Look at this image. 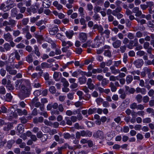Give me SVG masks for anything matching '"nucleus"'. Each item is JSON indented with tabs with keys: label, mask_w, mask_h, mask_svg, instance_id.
I'll use <instances>...</instances> for the list:
<instances>
[{
	"label": "nucleus",
	"mask_w": 154,
	"mask_h": 154,
	"mask_svg": "<svg viewBox=\"0 0 154 154\" xmlns=\"http://www.w3.org/2000/svg\"><path fill=\"white\" fill-rule=\"evenodd\" d=\"M21 92L18 94V96L21 100H23L26 98L29 97L30 94L31 89L23 85H21Z\"/></svg>",
	"instance_id": "f257e3e1"
},
{
	"label": "nucleus",
	"mask_w": 154,
	"mask_h": 154,
	"mask_svg": "<svg viewBox=\"0 0 154 154\" xmlns=\"http://www.w3.org/2000/svg\"><path fill=\"white\" fill-rule=\"evenodd\" d=\"M111 40L113 41L112 45L115 48H117L120 46L122 42L120 40L117 39L116 37H113L111 38Z\"/></svg>",
	"instance_id": "f03ea898"
},
{
	"label": "nucleus",
	"mask_w": 154,
	"mask_h": 154,
	"mask_svg": "<svg viewBox=\"0 0 154 154\" xmlns=\"http://www.w3.org/2000/svg\"><path fill=\"white\" fill-rule=\"evenodd\" d=\"M38 99L37 98H35L32 100V103L36 107H39L40 110L42 111L44 110V105L41 104L39 102H38Z\"/></svg>",
	"instance_id": "7ed1b4c3"
},
{
	"label": "nucleus",
	"mask_w": 154,
	"mask_h": 154,
	"mask_svg": "<svg viewBox=\"0 0 154 154\" xmlns=\"http://www.w3.org/2000/svg\"><path fill=\"white\" fill-rule=\"evenodd\" d=\"M143 63L144 62L142 59H138L133 62V64L138 68L141 67Z\"/></svg>",
	"instance_id": "20e7f679"
},
{
	"label": "nucleus",
	"mask_w": 154,
	"mask_h": 154,
	"mask_svg": "<svg viewBox=\"0 0 154 154\" xmlns=\"http://www.w3.org/2000/svg\"><path fill=\"white\" fill-rule=\"evenodd\" d=\"M93 136L95 138H99L100 139H102L104 137L103 133L100 130H98L96 132L94 133L93 134Z\"/></svg>",
	"instance_id": "39448f33"
},
{
	"label": "nucleus",
	"mask_w": 154,
	"mask_h": 154,
	"mask_svg": "<svg viewBox=\"0 0 154 154\" xmlns=\"http://www.w3.org/2000/svg\"><path fill=\"white\" fill-rule=\"evenodd\" d=\"M59 31L58 26L54 25L52 28L49 29V34L51 35H54Z\"/></svg>",
	"instance_id": "423d86ee"
},
{
	"label": "nucleus",
	"mask_w": 154,
	"mask_h": 154,
	"mask_svg": "<svg viewBox=\"0 0 154 154\" xmlns=\"http://www.w3.org/2000/svg\"><path fill=\"white\" fill-rule=\"evenodd\" d=\"M100 40L99 38V36H97L94 40V43L91 45L92 48L98 47L100 46Z\"/></svg>",
	"instance_id": "0eeeda50"
},
{
	"label": "nucleus",
	"mask_w": 154,
	"mask_h": 154,
	"mask_svg": "<svg viewBox=\"0 0 154 154\" xmlns=\"http://www.w3.org/2000/svg\"><path fill=\"white\" fill-rule=\"evenodd\" d=\"M62 75L61 73L60 72H55L53 74V78L55 81L58 82L60 80Z\"/></svg>",
	"instance_id": "6e6552de"
},
{
	"label": "nucleus",
	"mask_w": 154,
	"mask_h": 154,
	"mask_svg": "<svg viewBox=\"0 0 154 154\" xmlns=\"http://www.w3.org/2000/svg\"><path fill=\"white\" fill-rule=\"evenodd\" d=\"M146 3L147 5V8H149V12L150 14H152V9L154 7V2L152 1H149L146 2Z\"/></svg>",
	"instance_id": "1a4fd4ad"
},
{
	"label": "nucleus",
	"mask_w": 154,
	"mask_h": 154,
	"mask_svg": "<svg viewBox=\"0 0 154 154\" xmlns=\"http://www.w3.org/2000/svg\"><path fill=\"white\" fill-rule=\"evenodd\" d=\"M26 11L29 13V14H31V12L33 13H36L37 11V10L35 8L34 5H32L30 7L27 8Z\"/></svg>",
	"instance_id": "9d476101"
},
{
	"label": "nucleus",
	"mask_w": 154,
	"mask_h": 154,
	"mask_svg": "<svg viewBox=\"0 0 154 154\" xmlns=\"http://www.w3.org/2000/svg\"><path fill=\"white\" fill-rule=\"evenodd\" d=\"M4 22L6 23V24H8L9 25L11 26V27H14L16 25L17 23V21L14 20L10 19H9L8 21H4Z\"/></svg>",
	"instance_id": "9b49d317"
},
{
	"label": "nucleus",
	"mask_w": 154,
	"mask_h": 154,
	"mask_svg": "<svg viewBox=\"0 0 154 154\" xmlns=\"http://www.w3.org/2000/svg\"><path fill=\"white\" fill-rule=\"evenodd\" d=\"M3 130L5 131H9L12 129L13 127V124L11 123H6L5 124Z\"/></svg>",
	"instance_id": "f8f14e48"
},
{
	"label": "nucleus",
	"mask_w": 154,
	"mask_h": 154,
	"mask_svg": "<svg viewBox=\"0 0 154 154\" xmlns=\"http://www.w3.org/2000/svg\"><path fill=\"white\" fill-rule=\"evenodd\" d=\"M82 136L90 137L92 135V132L89 130L81 131Z\"/></svg>",
	"instance_id": "ddd939ff"
},
{
	"label": "nucleus",
	"mask_w": 154,
	"mask_h": 154,
	"mask_svg": "<svg viewBox=\"0 0 154 154\" xmlns=\"http://www.w3.org/2000/svg\"><path fill=\"white\" fill-rule=\"evenodd\" d=\"M79 39L82 42H85L87 39V34L85 33L81 32L79 34Z\"/></svg>",
	"instance_id": "4468645a"
},
{
	"label": "nucleus",
	"mask_w": 154,
	"mask_h": 154,
	"mask_svg": "<svg viewBox=\"0 0 154 154\" xmlns=\"http://www.w3.org/2000/svg\"><path fill=\"white\" fill-rule=\"evenodd\" d=\"M137 93H140L143 95L145 94L147 92L146 89L144 88H140L137 87L135 90Z\"/></svg>",
	"instance_id": "2eb2a0df"
},
{
	"label": "nucleus",
	"mask_w": 154,
	"mask_h": 154,
	"mask_svg": "<svg viewBox=\"0 0 154 154\" xmlns=\"http://www.w3.org/2000/svg\"><path fill=\"white\" fill-rule=\"evenodd\" d=\"M132 12L135 13V16L137 17L140 16L142 14L141 11H140L139 8L137 7H136L133 8L132 9Z\"/></svg>",
	"instance_id": "dca6fc26"
},
{
	"label": "nucleus",
	"mask_w": 154,
	"mask_h": 154,
	"mask_svg": "<svg viewBox=\"0 0 154 154\" xmlns=\"http://www.w3.org/2000/svg\"><path fill=\"white\" fill-rule=\"evenodd\" d=\"M4 38L7 41L10 42L13 40V37L10 33L8 32L7 33H4Z\"/></svg>",
	"instance_id": "f3484780"
},
{
	"label": "nucleus",
	"mask_w": 154,
	"mask_h": 154,
	"mask_svg": "<svg viewBox=\"0 0 154 154\" xmlns=\"http://www.w3.org/2000/svg\"><path fill=\"white\" fill-rule=\"evenodd\" d=\"M62 42V45L64 47H68V48L71 47L72 46V43L70 41H68L66 42L63 39H60Z\"/></svg>",
	"instance_id": "a211bd4d"
},
{
	"label": "nucleus",
	"mask_w": 154,
	"mask_h": 154,
	"mask_svg": "<svg viewBox=\"0 0 154 154\" xmlns=\"http://www.w3.org/2000/svg\"><path fill=\"white\" fill-rule=\"evenodd\" d=\"M83 73H84L83 71L79 69L72 72V75L73 77L77 78L78 75L79 74H81L82 75H84Z\"/></svg>",
	"instance_id": "6ab92c4d"
},
{
	"label": "nucleus",
	"mask_w": 154,
	"mask_h": 154,
	"mask_svg": "<svg viewBox=\"0 0 154 154\" xmlns=\"http://www.w3.org/2000/svg\"><path fill=\"white\" fill-rule=\"evenodd\" d=\"M51 5V3L49 0H44L42 2V6L46 8H49Z\"/></svg>",
	"instance_id": "aec40b11"
},
{
	"label": "nucleus",
	"mask_w": 154,
	"mask_h": 154,
	"mask_svg": "<svg viewBox=\"0 0 154 154\" xmlns=\"http://www.w3.org/2000/svg\"><path fill=\"white\" fill-rule=\"evenodd\" d=\"M6 3L7 5L6 7L8 9H10L16 6V4L14 3V2H13L11 0H9L7 1L6 2Z\"/></svg>",
	"instance_id": "412c9836"
},
{
	"label": "nucleus",
	"mask_w": 154,
	"mask_h": 154,
	"mask_svg": "<svg viewBox=\"0 0 154 154\" xmlns=\"http://www.w3.org/2000/svg\"><path fill=\"white\" fill-rule=\"evenodd\" d=\"M110 69L111 70L112 73L114 75H116L119 73V70L118 69H116L114 66H112L110 67Z\"/></svg>",
	"instance_id": "4be33fe9"
},
{
	"label": "nucleus",
	"mask_w": 154,
	"mask_h": 154,
	"mask_svg": "<svg viewBox=\"0 0 154 154\" xmlns=\"http://www.w3.org/2000/svg\"><path fill=\"white\" fill-rule=\"evenodd\" d=\"M119 93L120 94L119 97L122 99H124L126 96V94L124 90L122 89H120L118 91Z\"/></svg>",
	"instance_id": "5701e85b"
},
{
	"label": "nucleus",
	"mask_w": 154,
	"mask_h": 154,
	"mask_svg": "<svg viewBox=\"0 0 154 154\" xmlns=\"http://www.w3.org/2000/svg\"><path fill=\"white\" fill-rule=\"evenodd\" d=\"M125 91L126 92H128L129 94H134L135 91V90L134 88H130L128 86H125Z\"/></svg>",
	"instance_id": "b1692460"
},
{
	"label": "nucleus",
	"mask_w": 154,
	"mask_h": 154,
	"mask_svg": "<svg viewBox=\"0 0 154 154\" xmlns=\"http://www.w3.org/2000/svg\"><path fill=\"white\" fill-rule=\"evenodd\" d=\"M53 5L58 10H60L63 8V6L59 3L57 1H54L53 3Z\"/></svg>",
	"instance_id": "393cba45"
},
{
	"label": "nucleus",
	"mask_w": 154,
	"mask_h": 154,
	"mask_svg": "<svg viewBox=\"0 0 154 154\" xmlns=\"http://www.w3.org/2000/svg\"><path fill=\"white\" fill-rule=\"evenodd\" d=\"M24 127L22 124H19L17 128V131L18 132L21 134L22 133L24 130Z\"/></svg>",
	"instance_id": "a878e982"
},
{
	"label": "nucleus",
	"mask_w": 154,
	"mask_h": 154,
	"mask_svg": "<svg viewBox=\"0 0 154 154\" xmlns=\"http://www.w3.org/2000/svg\"><path fill=\"white\" fill-rule=\"evenodd\" d=\"M49 91L50 93L52 94H56V96H58L59 94H60V93L58 92L56 93V90L55 87L54 86H51L49 88Z\"/></svg>",
	"instance_id": "bb28decb"
},
{
	"label": "nucleus",
	"mask_w": 154,
	"mask_h": 154,
	"mask_svg": "<svg viewBox=\"0 0 154 154\" xmlns=\"http://www.w3.org/2000/svg\"><path fill=\"white\" fill-rule=\"evenodd\" d=\"M55 140L57 142H58L59 144H61L64 142V140L63 138H60L59 136L57 135H55L54 136Z\"/></svg>",
	"instance_id": "cd10ccee"
},
{
	"label": "nucleus",
	"mask_w": 154,
	"mask_h": 154,
	"mask_svg": "<svg viewBox=\"0 0 154 154\" xmlns=\"http://www.w3.org/2000/svg\"><path fill=\"white\" fill-rule=\"evenodd\" d=\"M61 82L63 83L64 87H68L69 85V83L66 79L64 77H61L60 80Z\"/></svg>",
	"instance_id": "c85d7f7f"
},
{
	"label": "nucleus",
	"mask_w": 154,
	"mask_h": 154,
	"mask_svg": "<svg viewBox=\"0 0 154 154\" xmlns=\"http://www.w3.org/2000/svg\"><path fill=\"white\" fill-rule=\"evenodd\" d=\"M26 61L29 63H32L33 60L32 56L31 54H28L25 58Z\"/></svg>",
	"instance_id": "c756f323"
},
{
	"label": "nucleus",
	"mask_w": 154,
	"mask_h": 154,
	"mask_svg": "<svg viewBox=\"0 0 154 154\" xmlns=\"http://www.w3.org/2000/svg\"><path fill=\"white\" fill-rule=\"evenodd\" d=\"M34 53L38 57H39L41 56V54L40 52L39 51L38 47L37 46L35 45L34 46Z\"/></svg>",
	"instance_id": "7c9ffc66"
},
{
	"label": "nucleus",
	"mask_w": 154,
	"mask_h": 154,
	"mask_svg": "<svg viewBox=\"0 0 154 154\" xmlns=\"http://www.w3.org/2000/svg\"><path fill=\"white\" fill-rule=\"evenodd\" d=\"M86 78L84 76L80 77L79 78V82L80 84H83L85 83L86 82Z\"/></svg>",
	"instance_id": "2f4dec72"
},
{
	"label": "nucleus",
	"mask_w": 154,
	"mask_h": 154,
	"mask_svg": "<svg viewBox=\"0 0 154 154\" xmlns=\"http://www.w3.org/2000/svg\"><path fill=\"white\" fill-rule=\"evenodd\" d=\"M109 87L110 88L112 92H115L117 90V88L113 83L110 82L109 84Z\"/></svg>",
	"instance_id": "473e14b6"
},
{
	"label": "nucleus",
	"mask_w": 154,
	"mask_h": 154,
	"mask_svg": "<svg viewBox=\"0 0 154 154\" xmlns=\"http://www.w3.org/2000/svg\"><path fill=\"white\" fill-rule=\"evenodd\" d=\"M143 70L146 74H148V77H149V75H150L152 70L151 69L147 67H145L143 68Z\"/></svg>",
	"instance_id": "72a5a7b5"
},
{
	"label": "nucleus",
	"mask_w": 154,
	"mask_h": 154,
	"mask_svg": "<svg viewBox=\"0 0 154 154\" xmlns=\"http://www.w3.org/2000/svg\"><path fill=\"white\" fill-rule=\"evenodd\" d=\"M6 23L4 22H3V26H5V30L6 32H12L13 31V29L11 28L10 26H8L9 25L8 24H6Z\"/></svg>",
	"instance_id": "f704fd0d"
},
{
	"label": "nucleus",
	"mask_w": 154,
	"mask_h": 154,
	"mask_svg": "<svg viewBox=\"0 0 154 154\" xmlns=\"http://www.w3.org/2000/svg\"><path fill=\"white\" fill-rule=\"evenodd\" d=\"M103 55L104 56L109 58L111 57L112 56L111 51L108 50H105L104 51Z\"/></svg>",
	"instance_id": "c9c22d12"
},
{
	"label": "nucleus",
	"mask_w": 154,
	"mask_h": 154,
	"mask_svg": "<svg viewBox=\"0 0 154 154\" xmlns=\"http://www.w3.org/2000/svg\"><path fill=\"white\" fill-rule=\"evenodd\" d=\"M37 81L38 80L36 79L32 83V86L34 88H38L41 87V84L38 82Z\"/></svg>",
	"instance_id": "e433bc0d"
},
{
	"label": "nucleus",
	"mask_w": 154,
	"mask_h": 154,
	"mask_svg": "<svg viewBox=\"0 0 154 154\" xmlns=\"http://www.w3.org/2000/svg\"><path fill=\"white\" fill-rule=\"evenodd\" d=\"M17 14V10L16 8H14L11 10V14L12 17H15Z\"/></svg>",
	"instance_id": "4c0bfd02"
},
{
	"label": "nucleus",
	"mask_w": 154,
	"mask_h": 154,
	"mask_svg": "<svg viewBox=\"0 0 154 154\" xmlns=\"http://www.w3.org/2000/svg\"><path fill=\"white\" fill-rule=\"evenodd\" d=\"M133 79V76L131 75H128L127 76L126 80L127 83L129 84L131 83Z\"/></svg>",
	"instance_id": "58836bf2"
},
{
	"label": "nucleus",
	"mask_w": 154,
	"mask_h": 154,
	"mask_svg": "<svg viewBox=\"0 0 154 154\" xmlns=\"http://www.w3.org/2000/svg\"><path fill=\"white\" fill-rule=\"evenodd\" d=\"M66 36L69 38H72L73 35V32L72 31H66Z\"/></svg>",
	"instance_id": "ea45409f"
},
{
	"label": "nucleus",
	"mask_w": 154,
	"mask_h": 154,
	"mask_svg": "<svg viewBox=\"0 0 154 154\" xmlns=\"http://www.w3.org/2000/svg\"><path fill=\"white\" fill-rule=\"evenodd\" d=\"M68 146V144L67 143H65L62 146L57 147V150H59L61 151L62 152L63 150L66 149L67 146Z\"/></svg>",
	"instance_id": "a19ab883"
},
{
	"label": "nucleus",
	"mask_w": 154,
	"mask_h": 154,
	"mask_svg": "<svg viewBox=\"0 0 154 154\" xmlns=\"http://www.w3.org/2000/svg\"><path fill=\"white\" fill-rule=\"evenodd\" d=\"M5 50L6 51H9L11 49L10 45L8 43H5L3 45Z\"/></svg>",
	"instance_id": "79ce46f5"
},
{
	"label": "nucleus",
	"mask_w": 154,
	"mask_h": 154,
	"mask_svg": "<svg viewBox=\"0 0 154 154\" xmlns=\"http://www.w3.org/2000/svg\"><path fill=\"white\" fill-rule=\"evenodd\" d=\"M135 99L138 103H141L142 100V96L140 94H137L135 97Z\"/></svg>",
	"instance_id": "37998d69"
},
{
	"label": "nucleus",
	"mask_w": 154,
	"mask_h": 154,
	"mask_svg": "<svg viewBox=\"0 0 154 154\" xmlns=\"http://www.w3.org/2000/svg\"><path fill=\"white\" fill-rule=\"evenodd\" d=\"M102 72V70L100 68H97V69H92V72L93 74H96V73H101Z\"/></svg>",
	"instance_id": "c03bdc74"
},
{
	"label": "nucleus",
	"mask_w": 154,
	"mask_h": 154,
	"mask_svg": "<svg viewBox=\"0 0 154 154\" xmlns=\"http://www.w3.org/2000/svg\"><path fill=\"white\" fill-rule=\"evenodd\" d=\"M10 81H8L6 87L8 90L12 91L14 89V88L12 84L10 83Z\"/></svg>",
	"instance_id": "a18cd8bd"
},
{
	"label": "nucleus",
	"mask_w": 154,
	"mask_h": 154,
	"mask_svg": "<svg viewBox=\"0 0 154 154\" xmlns=\"http://www.w3.org/2000/svg\"><path fill=\"white\" fill-rule=\"evenodd\" d=\"M14 142L13 140H9L7 143V147L10 149L12 147L13 144L14 143Z\"/></svg>",
	"instance_id": "49530a36"
},
{
	"label": "nucleus",
	"mask_w": 154,
	"mask_h": 154,
	"mask_svg": "<svg viewBox=\"0 0 154 154\" xmlns=\"http://www.w3.org/2000/svg\"><path fill=\"white\" fill-rule=\"evenodd\" d=\"M133 44L134 41L133 40H131L129 42L128 44L127 45V47L129 49H132L134 47Z\"/></svg>",
	"instance_id": "de8ad7c7"
},
{
	"label": "nucleus",
	"mask_w": 154,
	"mask_h": 154,
	"mask_svg": "<svg viewBox=\"0 0 154 154\" xmlns=\"http://www.w3.org/2000/svg\"><path fill=\"white\" fill-rule=\"evenodd\" d=\"M97 111V108L89 109L88 110V115H91L93 113H95Z\"/></svg>",
	"instance_id": "09e8293b"
},
{
	"label": "nucleus",
	"mask_w": 154,
	"mask_h": 154,
	"mask_svg": "<svg viewBox=\"0 0 154 154\" xmlns=\"http://www.w3.org/2000/svg\"><path fill=\"white\" fill-rule=\"evenodd\" d=\"M101 84L102 86H104L106 85L108 83V80H107L105 78H103L101 81Z\"/></svg>",
	"instance_id": "8fccbe9b"
},
{
	"label": "nucleus",
	"mask_w": 154,
	"mask_h": 154,
	"mask_svg": "<svg viewBox=\"0 0 154 154\" xmlns=\"http://www.w3.org/2000/svg\"><path fill=\"white\" fill-rule=\"evenodd\" d=\"M146 54L145 52L143 51L140 50L136 53V54L137 56L140 57H141L145 55Z\"/></svg>",
	"instance_id": "3c124183"
},
{
	"label": "nucleus",
	"mask_w": 154,
	"mask_h": 154,
	"mask_svg": "<svg viewBox=\"0 0 154 154\" xmlns=\"http://www.w3.org/2000/svg\"><path fill=\"white\" fill-rule=\"evenodd\" d=\"M29 22V19L28 18H23L21 21L22 24L23 25H26Z\"/></svg>",
	"instance_id": "603ef678"
},
{
	"label": "nucleus",
	"mask_w": 154,
	"mask_h": 154,
	"mask_svg": "<svg viewBox=\"0 0 154 154\" xmlns=\"http://www.w3.org/2000/svg\"><path fill=\"white\" fill-rule=\"evenodd\" d=\"M6 100L7 101L10 102L11 101L12 97L10 93H7L6 95Z\"/></svg>",
	"instance_id": "864d4df0"
},
{
	"label": "nucleus",
	"mask_w": 154,
	"mask_h": 154,
	"mask_svg": "<svg viewBox=\"0 0 154 154\" xmlns=\"http://www.w3.org/2000/svg\"><path fill=\"white\" fill-rule=\"evenodd\" d=\"M65 120L66 121V124L69 125H71L72 124V122L70 119V118L68 117H66Z\"/></svg>",
	"instance_id": "5fc2aeb1"
},
{
	"label": "nucleus",
	"mask_w": 154,
	"mask_h": 154,
	"mask_svg": "<svg viewBox=\"0 0 154 154\" xmlns=\"http://www.w3.org/2000/svg\"><path fill=\"white\" fill-rule=\"evenodd\" d=\"M48 138V136L47 134H45L42 135V136L41 138V140L43 142H45L47 141Z\"/></svg>",
	"instance_id": "6e6d98bb"
},
{
	"label": "nucleus",
	"mask_w": 154,
	"mask_h": 154,
	"mask_svg": "<svg viewBox=\"0 0 154 154\" xmlns=\"http://www.w3.org/2000/svg\"><path fill=\"white\" fill-rule=\"evenodd\" d=\"M137 103L134 102L131 104L130 105V107L131 109H134L137 108Z\"/></svg>",
	"instance_id": "4d7b16f0"
},
{
	"label": "nucleus",
	"mask_w": 154,
	"mask_h": 154,
	"mask_svg": "<svg viewBox=\"0 0 154 154\" xmlns=\"http://www.w3.org/2000/svg\"><path fill=\"white\" fill-rule=\"evenodd\" d=\"M19 119L20 120L21 123L23 124H25L27 123V120L24 116L20 118Z\"/></svg>",
	"instance_id": "13d9d810"
},
{
	"label": "nucleus",
	"mask_w": 154,
	"mask_h": 154,
	"mask_svg": "<svg viewBox=\"0 0 154 154\" xmlns=\"http://www.w3.org/2000/svg\"><path fill=\"white\" fill-rule=\"evenodd\" d=\"M42 94V90H37L34 92V94L35 96H38Z\"/></svg>",
	"instance_id": "bf43d9fd"
},
{
	"label": "nucleus",
	"mask_w": 154,
	"mask_h": 154,
	"mask_svg": "<svg viewBox=\"0 0 154 154\" xmlns=\"http://www.w3.org/2000/svg\"><path fill=\"white\" fill-rule=\"evenodd\" d=\"M6 93V91L5 88L3 86L0 87V94H4Z\"/></svg>",
	"instance_id": "052dcab7"
},
{
	"label": "nucleus",
	"mask_w": 154,
	"mask_h": 154,
	"mask_svg": "<svg viewBox=\"0 0 154 154\" xmlns=\"http://www.w3.org/2000/svg\"><path fill=\"white\" fill-rule=\"evenodd\" d=\"M20 33V32L18 30H13V35L15 37L18 36Z\"/></svg>",
	"instance_id": "680f3d73"
},
{
	"label": "nucleus",
	"mask_w": 154,
	"mask_h": 154,
	"mask_svg": "<svg viewBox=\"0 0 154 154\" xmlns=\"http://www.w3.org/2000/svg\"><path fill=\"white\" fill-rule=\"evenodd\" d=\"M41 66L42 69H44L48 67V64L46 62H43L41 64Z\"/></svg>",
	"instance_id": "e2e57ef3"
},
{
	"label": "nucleus",
	"mask_w": 154,
	"mask_h": 154,
	"mask_svg": "<svg viewBox=\"0 0 154 154\" xmlns=\"http://www.w3.org/2000/svg\"><path fill=\"white\" fill-rule=\"evenodd\" d=\"M12 54L10 55L8 59V62L10 63H12L14 62L15 58L12 56Z\"/></svg>",
	"instance_id": "0e129e2a"
},
{
	"label": "nucleus",
	"mask_w": 154,
	"mask_h": 154,
	"mask_svg": "<svg viewBox=\"0 0 154 154\" xmlns=\"http://www.w3.org/2000/svg\"><path fill=\"white\" fill-rule=\"evenodd\" d=\"M44 23V21L42 20L36 23V25L38 27H40L42 26L43 23Z\"/></svg>",
	"instance_id": "69168bd1"
},
{
	"label": "nucleus",
	"mask_w": 154,
	"mask_h": 154,
	"mask_svg": "<svg viewBox=\"0 0 154 154\" xmlns=\"http://www.w3.org/2000/svg\"><path fill=\"white\" fill-rule=\"evenodd\" d=\"M151 122V119L149 118H147L143 119V122L145 123H148Z\"/></svg>",
	"instance_id": "338daca9"
},
{
	"label": "nucleus",
	"mask_w": 154,
	"mask_h": 154,
	"mask_svg": "<svg viewBox=\"0 0 154 154\" xmlns=\"http://www.w3.org/2000/svg\"><path fill=\"white\" fill-rule=\"evenodd\" d=\"M93 19L97 21L100 20V17L99 15L97 14H95L93 16Z\"/></svg>",
	"instance_id": "774afa93"
}]
</instances>
